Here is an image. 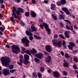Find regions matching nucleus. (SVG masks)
<instances>
[{
  "instance_id": "nucleus-1",
  "label": "nucleus",
  "mask_w": 78,
  "mask_h": 78,
  "mask_svg": "<svg viewBox=\"0 0 78 78\" xmlns=\"http://www.w3.org/2000/svg\"><path fill=\"white\" fill-rule=\"evenodd\" d=\"M2 62V65L8 67L9 66V62H10V59L8 57H2L1 59Z\"/></svg>"
},
{
  "instance_id": "nucleus-2",
  "label": "nucleus",
  "mask_w": 78,
  "mask_h": 78,
  "mask_svg": "<svg viewBox=\"0 0 78 78\" xmlns=\"http://www.w3.org/2000/svg\"><path fill=\"white\" fill-rule=\"evenodd\" d=\"M11 47L12 52L14 53H15V54H17L20 51V48H19V47L17 45H13L12 47L11 46Z\"/></svg>"
},
{
  "instance_id": "nucleus-3",
  "label": "nucleus",
  "mask_w": 78,
  "mask_h": 78,
  "mask_svg": "<svg viewBox=\"0 0 78 78\" xmlns=\"http://www.w3.org/2000/svg\"><path fill=\"white\" fill-rule=\"evenodd\" d=\"M21 41L23 44H25V47H28L29 46V43H30V41L27 40V38H23L21 39Z\"/></svg>"
},
{
  "instance_id": "nucleus-4",
  "label": "nucleus",
  "mask_w": 78,
  "mask_h": 78,
  "mask_svg": "<svg viewBox=\"0 0 78 78\" xmlns=\"http://www.w3.org/2000/svg\"><path fill=\"white\" fill-rule=\"evenodd\" d=\"M43 24L45 28L46 31L48 32V34H50L51 30H50V29L48 28V25L47 24L45 23H43Z\"/></svg>"
},
{
  "instance_id": "nucleus-5",
  "label": "nucleus",
  "mask_w": 78,
  "mask_h": 78,
  "mask_svg": "<svg viewBox=\"0 0 78 78\" xmlns=\"http://www.w3.org/2000/svg\"><path fill=\"white\" fill-rule=\"evenodd\" d=\"M3 74L5 76H7L10 74V72H9V69L6 68L3 69Z\"/></svg>"
},
{
  "instance_id": "nucleus-6",
  "label": "nucleus",
  "mask_w": 78,
  "mask_h": 78,
  "mask_svg": "<svg viewBox=\"0 0 78 78\" xmlns=\"http://www.w3.org/2000/svg\"><path fill=\"white\" fill-rule=\"evenodd\" d=\"M12 16L14 17V18H17V16H16V7H13V10H12Z\"/></svg>"
},
{
  "instance_id": "nucleus-7",
  "label": "nucleus",
  "mask_w": 78,
  "mask_h": 78,
  "mask_svg": "<svg viewBox=\"0 0 78 78\" xmlns=\"http://www.w3.org/2000/svg\"><path fill=\"white\" fill-rule=\"evenodd\" d=\"M26 33L27 36H31L29 37V39L30 41H32L33 39V34L29 32L28 31H26Z\"/></svg>"
},
{
  "instance_id": "nucleus-8",
  "label": "nucleus",
  "mask_w": 78,
  "mask_h": 78,
  "mask_svg": "<svg viewBox=\"0 0 78 78\" xmlns=\"http://www.w3.org/2000/svg\"><path fill=\"white\" fill-rule=\"evenodd\" d=\"M69 43L70 44L68 46L69 49H72L73 47H75V44L73 42H69Z\"/></svg>"
},
{
  "instance_id": "nucleus-9",
  "label": "nucleus",
  "mask_w": 78,
  "mask_h": 78,
  "mask_svg": "<svg viewBox=\"0 0 78 78\" xmlns=\"http://www.w3.org/2000/svg\"><path fill=\"white\" fill-rule=\"evenodd\" d=\"M36 56L37 58L40 59L43 58V54L41 52L36 54Z\"/></svg>"
},
{
  "instance_id": "nucleus-10",
  "label": "nucleus",
  "mask_w": 78,
  "mask_h": 78,
  "mask_svg": "<svg viewBox=\"0 0 78 78\" xmlns=\"http://www.w3.org/2000/svg\"><path fill=\"white\" fill-rule=\"evenodd\" d=\"M46 50L49 53H51V47L49 45H48L45 47Z\"/></svg>"
},
{
  "instance_id": "nucleus-11",
  "label": "nucleus",
  "mask_w": 78,
  "mask_h": 78,
  "mask_svg": "<svg viewBox=\"0 0 78 78\" xmlns=\"http://www.w3.org/2000/svg\"><path fill=\"white\" fill-rule=\"evenodd\" d=\"M54 76L56 77V78H58L59 76L60 75V74L57 71L53 72Z\"/></svg>"
},
{
  "instance_id": "nucleus-12",
  "label": "nucleus",
  "mask_w": 78,
  "mask_h": 78,
  "mask_svg": "<svg viewBox=\"0 0 78 78\" xmlns=\"http://www.w3.org/2000/svg\"><path fill=\"white\" fill-rule=\"evenodd\" d=\"M62 10H63L64 11H65V12H66V13L68 15L70 14V12L68 11V10H67V8H66L65 7L63 8H62Z\"/></svg>"
},
{
  "instance_id": "nucleus-13",
  "label": "nucleus",
  "mask_w": 78,
  "mask_h": 78,
  "mask_svg": "<svg viewBox=\"0 0 78 78\" xmlns=\"http://www.w3.org/2000/svg\"><path fill=\"white\" fill-rule=\"evenodd\" d=\"M51 60V56H48L47 58L45 59V61L47 62H50Z\"/></svg>"
},
{
  "instance_id": "nucleus-14",
  "label": "nucleus",
  "mask_w": 78,
  "mask_h": 78,
  "mask_svg": "<svg viewBox=\"0 0 78 78\" xmlns=\"http://www.w3.org/2000/svg\"><path fill=\"white\" fill-rule=\"evenodd\" d=\"M52 42L55 46H57V45H58V44H57L58 42H57V40H53L52 41Z\"/></svg>"
},
{
  "instance_id": "nucleus-15",
  "label": "nucleus",
  "mask_w": 78,
  "mask_h": 78,
  "mask_svg": "<svg viewBox=\"0 0 78 78\" xmlns=\"http://www.w3.org/2000/svg\"><path fill=\"white\" fill-rule=\"evenodd\" d=\"M64 62H65L63 63V66L65 67H69V63L65 61V60H64Z\"/></svg>"
},
{
  "instance_id": "nucleus-16",
  "label": "nucleus",
  "mask_w": 78,
  "mask_h": 78,
  "mask_svg": "<svg viewBox=\"0 0 78 78\" xmlns=\"http://www.w3.org/2000/svg\"><path fill=\"white\" fill-rule=\"evenodd\" d=\"M35 28H36V27L34 26H32L31 27V29L32 30H31V31H30L31 33H33V31H37L36 30V29H35Z\"/></svg>"
},
{
  "instance_id": "nucleus-17",
  "label": "nucleus",
  "mask_w": 78,
  "mask_h": 78,
  "mask_svg": "<svg viewBox=\"0 0 78 78\" xmlns=\"http://www.w3.org/2000/svg\"><path fill=\"white\" fill-rule=\"evenodd\" d=\"M24 58L26 60H28L30 58V56L27 54H25L24 55Z\"/></svg>"
},
{
  "instance_id": "nucleus-18",
  "label": "nucleus",
  "mask_w": 78,
  "mask_h": 78,
  "mask_svg": "<svg viewBox=\"0 0 78 78\" xmlns=\"http://www.w3.org/2000/svg\"><path fill=\"white\" fill-rule=\"evenodd\" d=\"M51 9L52 10H54V9H55V8L56 7V5L55 4H52L51 5Z\"/></svg>"
},
{
  "instance_id": "nucleus-19",
  "label": "nucleus",
  "mask_w": 78,
  "mask_h": 78,
  "mask_svg": "<svg viewBox=\"0 0 78 78\" xmlns=\"http://www.w3.org/2000/svg\"><path fill=\"white\" fill-rule=\"evenodd\" d=\"M25 53H26V54H27L28 55H30V56H31V52H30V51L29 50H26L24 51Z\"/></svg>"
},
{
  "instance_id": "nucleus-20",
  "label": "nucleus",
  "mask_w": 78,
  "mask_h": 78,
  "mask_svg": "<svg viewBox=\"0 0 78 78\" xmlns=\"http://www.w3.org/2000/svg\"><path fill=\"white\" fill-rule=\"evenodd\" d=\"M31 15L33 17H36V14L34 12H32Z\"/></svg>"
},
{
  "instance_id": "nucleus-21",
  "label": "nucleus",
  "mask_w": 78,
  "mask_h": 78,
  "mask_svg": "<svg viewBox=\"0 0 78 78\" xmlns=\"http://www.w3.org/2000/svg\"><path fill=\"white\" fill-rule=\"evenodd\" d=\"M57 46L58 45L59 47H61L62 46V43L61 41H59L57 43Z\"/></svg>"
},
{
  "instance_id": "nucleus-22",
  "label": "nucleus",
  "mask_w": 78,
  "mask_h": 78,
  "mask_svg": "<svg viewBox=\"0 0 78 78\" xmlns=\"http://www.w3.org/2000/svg\"><path fill=\"white\" fill-rule=\"evenodd\" d=\"M31 52L33 54H34V53H37V51H36L35 49L33 48L32 51L31 50Z\"/></svg>"
},
{
  "instance_id": "nucleus-23",
  "label": "nucleus",
  "mask_w": 78,
  "mask_h": 78,
  "mask_svg": "<svg viewBox=\"0 0 78 78\" xmlns=\"http://www.w3.org/2000/svg\"><path fill=\"white\" fill-rule=\"evenodd\" d=\"M34 38H35V39H41V37L36 35H34Z\"/></svg>"
},
{
  "instance_id": "nucleus-24",
  "label": "nucleus",
  "mask_w": 78,
  "mask_h": 78,
  "mask_svg": "<svg viewBox=\"0 0 78 78\" xmlns=\"http://www.w3.org/2000/svg\"><path fill=\"white\" fill-rule=\"evenodd\" d=\"M34 60L37 63H39L40 62V60L36 58H34Z\"/></svg>"
},
{
  "instance_id": "nucleus-25",
  "label": "nucleus",
  "mask_w": 78,
  "mask_h": 78,
  "mask_svg": "<svg viewBox=\"0 0 78 78\" xmlns=\"http://www.w3.org/2000/svg\"><path fill=\"white\" fill-rule=\"evenodd\" d=\"M62 5H65L66 3V0H60Z\"/></svg>"
},
{
  "instance_id": "nucleus-26",
  "label": "nucleus",
  "mask_w": 78,
  "mask_h": 78,
  "mask_svg": "<svg viewBox=\"0 0 78 78\" xmlns=\"http://www.w3.org/2000/svg\"><path fill=\"white\" fill-rule=\"evenodd\" d=\"M18 10L20 12H24V11H23V10L21 8H18Z\"/></svg>"
},
{
  "instance_id": "nucleus-27",
  "label": "nucleus",
  "mask_w": 78,
  "mask_h": 78,
  "mask_svg": "<svg viewBox=\"0 0 78 78\" xmlns=\"http://www.w3.org/2000/svg\"><path fill=\"white\" fill-rule=\"evenodd\" d=\"M51 16L54 19V20H56L58 19L57 18V17L56 16H55V15L52 14L51 15Z\"/></svg>"
},
{
  "instance_id": "nucleus-28",
  "label": "nucleus",
  "mask_w": 78,
  "mask_h": 78,
  "mask_svg": "<svg viewBox=\"0 0 78 78\" xmlns=\"http://www.w3.org/2000/svg\"><path fill=\"white\" fill-rule=\"evenodd\" d=\"M57 4L58 6H61L62 5V3H61V1H58L57 2Z\"/></svg>"
},
{
  "instance_id": "nucleus-29",
  "label": "nucleus",
  "mask_w": 78,
  "mask_h": 78,
  "mask_svg": "<svg viewBox=\"0 0 78 78\" xmlns=\"http://www.w3.org/2000/svg\"><path fill=\"white\" fill-rule=\"evenodd\" d=\"M20 25H21V26H22L23 27H24V26L25 25V24L24 22L21 21L20 22Z\"/></svg>"
},
{
  "instance_id": "nucleus-30",
  "label": "nucleus",
  "mask_w": 78,
  "mask_h": 78,
  "mask_svg": "<svg viewBox=\"0 0 78 78\" xmlns=\"http://www.w3.org/2000/svg\"><path fill=\"white\" fill-rule=\"evenodd\" d=\"M59 16L60 18L62 19H65V16H64V15H60Z\"/></svg>"
},
{
  "instance_id": "nucleus-31",
  "label": "nucleus",
  "mask_w": 78,
  "mask_h": 78,
  "mask_svg": "<svg viewBox=\"0 0 78 78\" xmlns=\"http://www.w3.org/2000/svg\"><path fill=\"white\" fill-rule=\"evenodd\" d=\"M65 56L66 58H70V56L67 53L65 54Z\"/></svg>"
},
{
  "instance_id": "nucleus-32",
  "label": "nucleus",
  "mask_w": 78,
  "mask_h": 78,
  "mask_svg": "<svg viewBox=\"0 0 78 78\" xmlns=\"http://www.w3.org/2000/svg\"><path fill=\"white\" fill-rule=\"evenodd\" d=\"M65 36L66 38H69L70 37V35L68 34L65 33Z\"/></svg>"
},
{
  "instance_id": "nucleus-33",
  "label": "nucleus",
  "mask_w": 78,
  "mask_h": 78,
  "mask_svg": "<svg viewBox=\"0 0 78 78\" xmlns=\"http://www.w3.org/2000/svg\"><path fill=\"white\" fill-rule=\"evenodd\" d=\"M24 64H25L26 65L27 64H29V63H30V62L27 60H25L24 62Z\"/></svg>"
},
{
  "instance_id": "nucleus-34",
  "label": "nucleus",
  "mask_w": 78,
  "mask_h": 78,
  "mask_svg": "<svg viewBox=\"0 0 78 78\" xmlns=\"http://www.w3.org/2000/svg\"><path fill=\"white\" fill-rule=\"evenodd\" d=\"M9 69H13L14 68V66L11 65L9 66Z\"/></svg>"
},
{
  "instance_id": "nucleus-35",
  "label": "nucleus",
  "mask_w": 78,
  "mask_h": 78,
  "mask_svg": "<svg viewBox=\"0 0 78 78\" xmlns=\"http://www.w3.org/2000/svg\"><path fill=\"white\" fill-rule=\"evenodd\" d=\"M37 75L39 78H41V77H42V74L40 73H38Z\"/></svg>"
},
{
  "instance_id": "nucleus-36",
  "label": "nucleus",
  "mask_w": 78,
  "mask_h": 78,
  "mask_svg": "<svg viewBox=\"0 0 78 78\" xmlns=\"http://www.w3.org/2000/svg\"><path fill=\"white\" fill-rule=\"evenodd\" d=\"M30 15V13L29 12H26L25 13V16L27 17H28Z\"/></svg>"
},
{
  "instance_id": "nucleus-37",
  "label": "nucleus",
  "mask_w": 78,
  "mask_h": 78,
  "mask_svg": "<svg viewBox=\"0 0 78 78\" xmlns=\"http://www.w3.org/2000/svg\"><path fill=\"white\" fill-rule=\"evenodd\" d=\"M59 36L60 37H61V38H62V39H65L64 37V36H63V35H62V34H60V35H59Z\"/></svg>"
},
{
  "instance_id": "nucleus-38",
  "label": "nucleus",
  "mask_w": 78,
  "mask_h": 78,
  "mask_svg": "<svg viewBox=\"0 0 78 78\" xmlns=\"http://www.w3.org/2000/svg\"><path fill=\"white\" fill-rule=\"evenodd\" d=\"M33 75L34 76L35 78H37V74L35 73H32Z\"/></svg>"
},
{
  "instance_id": "nucleus-39",
  "label": "nucleus",
  "mask_w": 78,
  "mask_h": 78,
  "mask_svg": "<svg viewBox=\"0 0 78 78\" xmlns=\"http://www.w3.org/2000/svg\"><path fill=\"white\" fill-rule=\"evenodd\" d=\"M12 22H14V18L13 17H11L10 18Z\"/></svg>"
},
{
  "instance_id": "nucleus-40",
  "label": "nucleus",
  "mask_w": 78,
  "mask_h": 78,
  "mask_svg": "<svg viewBox=\"0 0 78 78\" xmlns=\"http://www.w3.org/2000/svg\"><path fill=\"white\" fill-rule=\"evenodd\" d=\"M64 21H65V22H67V23H69V24H71V23H70V21H69L68 20H64Z\"/></svg>"
},
{
  "instance_id": "nucleus-41",
  "label": "nucleus",
  "mask_w": 78,
  "mask_h": 78,
  "mask_svg": "<svg viewBox=\"0 0 78 78\" xmlns=\"http://www.w3.org/2000/svg\"><path fill=\"white\" fill-rule=\"evenodd\" d=\"M69 28H70V30L71 31H73V26H69Z\"/></svg>"
},
{
  "instance_id": "nucleus-42",
  "label": "nucleus",
  "mask_w": 78,
  "mask_h": 78,
  "mask_svg": "<svg viewBox=\"0 0 78 78\" xmlns=\"http://www.w3.org/2000/svg\"><path fill=\"white\" fill-rule=\"evenodd\" d=\"M44 70H45V69H44V67H41L40 68V70L42 72H44Z\"/></svg>"
},
{
  "instance_id": "nucleus-43",
  "label": "nucleus",
  "mask_w": 78,
  "mask_h": 78,
  "mask_svg": "<svg viewBox=\"0 0 78 78\" xmlns=\"http://www.w3.org/2000/svg\"><path fill=\"white\" fill-rule=\"evenodd\" d=\"M65 33L66 34H70V32L69 31H66L65 32Z\"/></svg>"
},
{
  "instance_id": "nucleus-44",
  "label": "nucleus",
  "mask_w": 78,
  "mask_h": 78,
  "mask_svg": "<svg viewBox=\"0 0 78 78\" xmlns=\"http://www.w3.org/2000/svg\"><path fill=\"white\" fill-rule=\"evenodd\" d=\"M16 13L17 14V15H20V14H20V12H19V11H16Z\"/></svg>"
},
{
  "instance_id": "nucleus-45",
  "label": "nucleus",
  "mask_w": 78,
  "mask_h": 78,
  "mask_svg": "<svg viewBox=\"0 0 78 78\" xmlns=\"http://www.w3.org/2000/svg\"><path fill=\"white\" fill-rule=\"evenodd\" d=\"M21 50L23 51H24L25 50V48L23 47H21Z\"/></svg>"
},
{
  "instance_id": "nucleus-46",
  "label": "nucleus",
  "mask_w": 78,
  "mask_h": 78,
  "mask_svg": "<svg viewBox=\"0 0 78 78\" xmlns=\"http://www.w3.org/2000/svg\"><path fill=\"white\" fill-rule=\"evenodd\" d=\"M73 53H78V50L76 49L74 50V51H73Z\"/></svg>"
},
{
  "instance_id": "nucleus-47",
  "label": "nucleus",
  "mask_w": 78,
  "mask_h": 78,
  "mask_svg": "<svg viewBox=\"0 0 78 78\" xmlns=\"http://www.w3.org/2000/svg\"><path fill=\"white\" fill-rule=\"evenodd\" d=\"M74 61H75V62H78V58H74Z\"/></svg>"
},
{
  "instance_id": "nucleus-48",
  "label": "nucleus",
  "mask_w": 78,
  "mask_h": 78,
  "mask_svg": "<svg viewBox=\"0 0 78 78\" xmlns=\"http://www.w3.org/2000/svg\"><path fill=\"white\" fill-rule=\"evenodd\" d=\"M0 30H1V31H2V32H3V31H4V30H3V28L2 27H0Z\"/></svg>"
},
{
  "instance_id": "nucleus-49",
  "label": "nucleus",
  "mask_w": 78,
  "mask_h": 78,
  "mask_svg": "<svg viewBox=\"0 0 78 78\" xmlns=\"http://www.w3.org/2000/svg\"><path fill=\"white\" fill-rule=\"evenodd\" d=\"M16 70L15 69H12L10 70V73H13L14 72H15Z\"/></svg>"
},
{
  "instance_id": "nucleus-50",
  "label": "nucleus",
  "mask_w": 78,
  "mask_h": 78,
  "mask_svg": "<svg viewBox=\"0 0 78 78\" xmlns=\"http://www.w3.org/2000/svg\"><path fill=\"white\" fill-rule=\"evenodd\" d=\"M73 68L74 69H78V68H77V67L76 66H75V65H73Z\"/></svg>"
},
{
  "instance_id": "nucleus-51",
  "label": "nucleus",
  "mask_w": 78,
  "mask_h": 78,
  "mask_svg": "<svg viewBox=\"0 0 78 78\" xmlns=\"http://www.w3.org/2000/svg\"><path fill=\"white\" fill-rule=\"evenodd\" d=\"M63 74L65 75H67V72L66 71H63Z\"/></svg>"
},
{
  "instance_id": "nucleus-52",
  "label": "nucleus",
  "mask_w": 78,
  "mask_h": 78,
  "mask_svg": "<svg viewBox=\"0 0 78 78\" xmlns=\"http://www.w3.org/2000/svg\"><path fill=\"white\" fill-rule=\"evenodd\" d=\"M66 27L67 30H70V26L69 27V26H67V25H66Z\"/></svg>"
},
{
  "instance_id": "nucleus-53",
  "label": "nucleus",
  "mask_w": 78,
  "mask_h": 78,
  "mask_svg": "<svg viewBox=\"0 0 78 78\" xmlns=\"http://www.w3.org/2000/svg\"><path fill=\"white\" fill-rule=\"evenodd\" d=\"M61 54L62 55V56H64V52L63 51L61 52Z\"/></svg>"
},
{
  "instance_id": "nucleus-54",
  "label": "nucleus",
  "mask_w": 78,
  "mask_h": 78,
  "mask_svg": "<svg viewBox=\"0 0 78 78\" xmlns=\"http://www.w3.org/2000/svg\"><path fill=\"white\" fill-rule=\"evenodd\" d=\"M62 45H66V42H65V41L63 40V42L62 43Z\"/></svg>"
},
{
  "instance_id": "nucleus-55",
  "label": "nucleus",
  "mask_w": 78,
  "mask_h": 78,
  "mask_svg": "<svg viewBox=\"0 0 78 78\" xmlns=\"http://www.w3.org/2000/svg\"><path fill=\"white\" fill-rule=\"evenodd\" d=\"M4 8H5V5L4 4H2L1 5V8L3 9Z\"/></svg>"
},
{
  "instance_id": "nucleus-56",
  "label": "nucleus",
  "mask_w": 78,
  "mask_h": 78,
  "mask_svg": "<svg viewBox=\"0 0 78 78\" xmlns=\"http://www.w3.org/2000/svg\"><path fill=\"white\" fill-rule=\"evenodd\" d=\"M58 37V35L57 34H55L54 35V38H57Z\"/></svg>"
},
{
  "instance_id": "nucleus-57",
  "label": "nucleus",
  "mask_w": 78,
  "mask_h": 78,
  "mask_svg": "<svg viewBox=\"0 0 78 78\" xmlns=\"http://www.w3.org/2000/svg\"><path fill=\"white\" fill-rule=\"evenodd\" d=\"M19 57H20V59H23V56H22V55H20L19 56Z\"/></svg>"
},
{
  "instance_id": "nucleus-58",
  "label": "nucleus",
  "mask_w": 78,
  "mask_h": 78,
  "mask_svg": "<svg viewBox=\"0 0 78 78\" xmlns=\"http://www.w3.org/2000/svg\"><path fill=\"white\" fill-rule=\"evenodd\" d=\"M74 28L75 29H76V30H77V29H78V27L76 26H74Z\"/></svg>"
},
{
  "instance_id": "nucleus-59",
  "label": "nucleus",
  "mask_w": 78,
  "mask_h": 78,
  "mask_svg": "<svg viewBox=\"0 0 78 78\" xmlns=\"http://www.w3.org/2000/svg\"><path fill=\"white\" fill-rule=\"evenodd\" d=\"M20 63H23V61L22 60V59H20Z\"/></svg>"
},
{
  "instance_id": "nucleus-60",
  "label": "nucleus",
  "mask_w": 78,
  "mask_h": 78,
  "mask_svg": "<svg viewBox=\"0 0 78 78\" xmlns=\"http://www.w3.org/2000/svg\"><path fill=\"white\" fill-rule=\"evenodd\" d=\"M18 64V65H19L20 66H22V63H20V62H17Z\"/></svg>"
},
{
  "instance_id": "nucleus-61",
  "label": "nucleus",
  "mask_w": 78,
  "mask_h": 78,
  "mask_svg": "<svg viewBox=\"0 0 78 78\" xmlns=\"http://www.w3.org/2000/svg\"><path fill=\"white\" fill-rule=\"evenodd\" d=\"M60 23V25H61V26H62V27H64V25H63V24L61 22L59 23Z\"/></svg>"
},
{
  "instance_id": "nucleus-62",
  "label": "nucleus",
  "mask_w": 78,
  "mask_h": 78,
  "mask_svg": "<svg viewBox=\"0 0 78 78\" xmlns=\"http://www.w3.org/2000/svg\"><path fill=\"white\" fill-rule=\"evenodd\" d=\"M40 27H41V28H42V29H43V27H44V26H43L42 24H40Z\"/></svg>"
},
{
  "instance_id": "nucleus-63",
  "label": "nucleus",
  "mask_w": 78,
  "mask_h": 78,
  "mask_svg": "<svg viewBox=\"0 0 78 78\" xmlns=\"http://www.w3.org/2000/svg\"><path fill=\"white\" fill-rule=\"evenodd\" d=\"M36 2L35 1V0H33L32 1V3H33V4H35Z\"/></svg>"
},
{
  "instance_id": "nucleus-64",
  "label": "nucleus",
  "mask_w": 78,
  "mask_h": 78,
  "mask_svg": "<svg viewBox=\"0 0 78 78\" xmlns=\"http://www.w3.org/2000/svg\"><path fill=\"white\" fill-rule=\"evenodd\" d=\"M3 3V0H0V3Z\"/></svg>"
}]
</instances>
